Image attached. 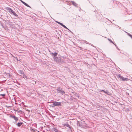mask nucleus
Listing matches in <instances>:
<instances>
[{
	"label": "nucleus",
	"instance_id": "nucleus-1",
	"mask_svg": "<svg viewBox=\"0 0 132 132\" xmlns=\"http://www.w3.org/2000/svg\"><path fill=\"white\" fill-rule=\"evenodd\" d=\"M9 12L11 14H12L14 15L15 16H17V14L15 13V12L14 11L12 10L10 8L9 9Z\"/></svg>",
	"mask_w": 132,
	"mask_h": 132
},
{
	"label": "nucleus",
	"instance_id": "nucleus-2",
	"mask_svg": "<svg viewBox=\"0 0 132 132\" xmlns=\"http://www.w3.org/2000/svg\"><path fill=\"white\" fill-rule=\"evenodd\" d=\"M57 91H59V92L62 94L65 93V92L64 91L62 90V88H58L57 90Z\"/></svg>",
	"mask_w": 132,
	"mask_h": 132
},
{
	"label": "nucleus",
	"instance_id": "nucleus-3",
	"mask_svg": "<svg viewBox=\"0 0 132 132\" xmlns=\"http://www.w3.org/2000/svg\"><path fill=\"white\" fill-rule=\"evenodd\" d=\"M54 104L55 105V106H58L61 105V103L60 102H54Z\"/></svg>",
	"mask_w": 132,
	"mask_h": 132
},
{
	"label": "nucleus",
	"instance_id": "nucleus-4",
	"mask_svg": "<svg viewBox=\"0 0 132 132\" xmlns=\"http://www.w3.org/2000/svg\"><path fill=\"white\" fill-rule=\"evenodd\" d=\"M56 22L60 24L62 26V27H63L65 29H68V28L65 25H64L62 23L57 21H56Z\"/></svg>",
	"mask_w": 132,
	"mask_h": 132
},
{
	"label": "nucleus",
	"instance_id": "nucleus-5",
	"mask_svg": "<svg viewBox=\"0 0 132 132\" xmlns=\"http://www.w3.org/2000/svg\"><path fill=\"white\" fill-rule=\"evenodd\" d=\"M117 77L118 78H120V80L122 81L123 77L121 76L120 75H118L117 76Z\"/></svg>",
	"mask_w": 132,
	"mask_h": 132
},
{
	"label": "nucleus",
	"instance_id": "nucleus-6",
	"mask_svg": "<svg viewBox=\"0 0 132 132\" xmlns=\"http://www.w3.org/2000/svg\"><path fill=\"white\" fill-rule=\"evenodd\" d=\"M20 1H21V2L25 5L26 6L28 7H29V6L27 4V3H25V2H23L21 0H20Z\"/></svg>",
	"mask_w": 132,
	"mask_h": 132
},
{
	"label": "nucleus",
	"instance_id": "nucleus-7",
	"mask_svg": "<svg viewBox=\"0 0 132 132\" xmlns=\"http://www.w3.org/2000/svg\"><path fill=\"white\" fill-rule=\"evenodd\" d=\"M71 3L73 5L75 6H77V4L73 1H71Z\"/></svg>",
	"mask_w": 132,
	"mask_h": 132
},
{
	"label": "nucleus",
	"instance_id": "nucleus-8",
	"mask_svg": "<svg viewBox=\"0 0 132 132\" xmlns=\"http://www.w3.org/2000/svg\"><path fill=\"white\" fill-rule=\"evenodd\" d=\"M63 125L64 126H66L67 127H69V128H70V126L68 124H63Z\"/></svg>",
	"mask_w": 132,
	"mask_h": 132
},
{
	"label": "nucleus",
	"instance_id": "nucleus-9",
	"mask_svg": "<svg viewBox=\"0 0 132 132\" xmlns=\"http://www.w3.org/2000/svg\"><path fill=\"white\" fill-rule=\"evenodd\" d=\"M129 79L128 78H125L123 77V80H122V81H127Z\"/></svg>",
	"mask_w": 132,
	"mask_h": 132
},
{
	"label": "nucleus",
	"instance_id": "nucleus-10",
	"mask_svg": "<svg viewBox=\"0 0 132 132\" xmlns=\"http://www.w3.org/2000/svg\"><path fill=\"white\" fill-rule=\"evenodd\" d=\"M52 54L54 56H55L57 55V53L56 52H55L54 53H52Z\"/></svg>",
	"mask_w": 132,
	"mask_h": 132
},
{
	"label": "nucleus",
	"instance_id": "nucleus-11",
	"mask_svg": "<svg viewBox=\"0 0 132 132\" xmlns=\"http://www.w3.org/2000/svg\"><path fill=\"white\" fill-rule=\"evenodd\" d=\"M22 123H18L17 124V125L18 126L20 127L22 125Z\"/></svg>",
	"mask_w": 132,
	"mask_h": 132
},
{
	"label": "nucleus",
	"instance_id": "nucleus-12",
	"mask_svg": "<svg viewBox=\"0 0 132 132\" xmlns=\"http://www.w3.org/2000/svg\"><path fill=\"white\" fill-rule=\"evenodd\" d=\"M19 73L21 74H23V71L21 70H20L19 71Z\"/></svg>",
	"mask_w": 132,
	"mask_h": 132
},
{
	"label": "nucleus",
	"instance_id": "nucleus-13",
	"mask_svg": "<svg viewBox=\"0 0 132 132\" xmlns=\"http://www.w3.org/2000/svg\"><path fill=\"white\" fill-rule=\"evenodd\" d=\"M13 118L16 121L18 119L16 117H15L14 116L13 117Z\"/></svg>",
	"mask_w": 132,
	"mask_h": 132
},
{
	"label": "nucleus",
	"instance_id": "nucleus-14",
	"mask_svg": "<svg viewBox=\"0 0 132 132\" xmlns=\"http://www.w3.org/2000/svg\"><path fill=\"white\" fill-rule=\"evenodd\" d=\"M51 106L52 107H54V106H55V105L54 104V102H53V104H51Z\"/></svg>",
	"mask_w": 132,
	"mask_h": 132
},
{
	"label": "nucleus",
	"instance_id": "nucleus-15",
	"mask_svg": "<svg viewBox=\"0 0 132 132\" xmlns=\"http://www.w3.org/2000/svg\"><path fill=\"white\" fill-rule=\"evenodd\" d=\"M108 40L110 41L111 43H113L114 44V43H113V42L112 41V40H111L110 39H108Z\"/></svg>",
	"mask_w": 132,
	"mask_h": 132
},
{
	"label": "nucleus",
	"instance_id": "nucleus-16",
	"mask_svg": "<svg viewBox=\"0 0 132 132\" xmlns=\"http://www.w3.org/2000/svg\"><path fill=\"white\" fill-rule=\"evenodd\" d=\"M0 95L1 96H5V94H1Z\"/></svg>",
	"mask_w": 132,
	"mask_h": 132
},
{
	"label": "nucleus",
	"instance_id": "nucleus-17",
	"mask_svg": "<svg viewBox=\"0 0 132 132\" xmlns=\"http://www.w3.org/2000/svg\"><path fill=\"white\" fill-rule=\"evenodd\" d=\"M82 124H85V122L84 121H83V122H82Z\"/></svg>",
	"mask_w": 132,
	"mask_h": 132
},
{
	"label": "nucleus",
	"instance_id": "nucleus-18",
	"mask_svg": "<svg viewBox=\"0 0 132 132\" xmlns=\"http://www.w3.org/2000/svg\"><path fill=\"white\" fill-rule=\"evenodd\" d=\"M129 36L131 37V38L132 39V35H129Z\"/></svg>",
	"mask_w": 132,
	"mask_h": 132
},
{
	"label": "nucleus",
	"instance_id": "nucleus-19",
	"mask_svg": "<svg viewBox=\"0 0 132 132\" xmlns=\"http://www.w3.org/2000/svg\"><path fill=\"white\" fill-rule=\"evenodd\" d=\"M101 91H102V92H105L104 91V90H102Z\"/></svg>",
	"mask_w": 132,
	"mask_h": 132
},
{
	"label": "nucleus",
	"instance_id": "nucleus-20",
	"mask_svg": "<svg viewBox=\"0 0 132 132\" xmlns=\"http://www.w3.org/2000/svg\"><path fill=\"white\" fill-rule=\"evenodd\" d=\"M86 126V125H84V126H82V127H84V126Z\"/></svg>",
	"mask_w": 132,
	"mask_h": 132
}]
</instances>
